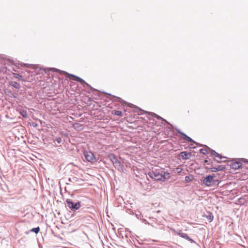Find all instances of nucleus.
<instances>
[{
  "instance_id": "obj_1",
  "label": "nucleus",
  "mask_w": 248,
  "mask_h": 248,
  "mask_svg": "<svg viewBox=\"0 0 248 248\" xmlns=\"http://www.w3.org/2000/svg\"><path fill=\"white\" fill-rule=\"evenodd\" d=\"M148 175L151 178L159 181H165L170 177V174L168 172L157 170L149 171Z\"/></svg>"
},
{
  "instance_id": "obj_2",
  "label": "nucleus",
  "mask_w": 248,
  "mask_h": 248,
  "mask_svg": "<svg viewBox=\"0 0 248 248\" xmlns=\"http://www.w3.org/2000/svg\"><path fill=\"white\" fill-rule=\"evenodd\" d=\"M215 177L216 175L215 174L207 176L203 179L202 183L207 186H218L219 181L218 180H215Z\"/></svg>"
},
{
  "instance_id": "obj_3",
  "label": "nucleus",
  "mask_w": 248,
  "mask_h": 248,
  "mask_svg": "<svg viewBox=\"0 0 248 248\" xmlns=\"http://www.w3.org/2000/svg\"><path fill=\"white\" fill-rule=\"evenodd\" d=\"M84 155L86 159L89 162L93 163L96 161V159L94 155L90 151H84Z\"/></svg>"
},
{
  "instance_id": "obj_4",
  "label": "nucleus",
  "mask_w": 248,
  "mask_h": 248,
  "mask_svg": "<svg viewBox=\"0 0 248 248\" xmlns=\"http://www.w3.org/2000/svg\"><path fill=\"white\" fill-rule=\"evenodd\" d=\"M68 207L71 210H77L80 207V202L74 203L71 199H68L66 201Z\"/></svg>"
},
{
  "instance_id": "obj_5",
  "label": "nucleus",
  "mask_w": 248,
  "mask_h": 248,
  "mask_svg": "<svg viewBox=\"0 0 248 248\" xmlns=\"http://www.w3.org/2000/svg\"><path fill=\"white\" fill-rule=\"evenodd\" d=\"M108 157L110 158L115 168H120L121 167V162L118 160L117 157L114 154H111L109 155Z\"/></svg>"
},
{
  "instance_id": "obj_6",
  "label": "nucleus",
  "mask_w": 248,
  "mask_h": 248,
  "mask_svg": "<svg viewBox=\"0 0 248 248\" xmlns=\"http://www.w3.org/2000/svg\"><path fill=\"white\" fill-rule=\"evenodd\" d=\"M68 77L69 78H72V79H73L75 81H77L78 82H79L81 84H87V83L85 82V81L83 79H82V78H79L78 77H77L74 75L69 74H68Z\"/></svg>"
},
{
  "instance_id": "obj_7",
  "label": "nucleus",
  "mask_w": 248,
  "mask_h": 248,
  "mask_svg": "<svg viewBox=\"0 0 248 248\" xmlns=\"http://www.w3.org/2000/svg\"><path fill=\"white\" fill-rule=\"evenodd\" d=\"M179 156L183 159H188L191 157V154L190 153H187L186 152L184 151L182 152L179 154Z\"/></svg>"
},
{
  "instance_id": "obj_8",
  "label": "nucleus",
  "mask_w": 248,
  "mask_h": 248,
  "mask_svg": "<svg viewBox=\"0 0 248 248\" xmlns=\"http://www.w3.org/2000/svg\"><path fill=\"white\" fill-rule=\"evenodd\" d=\"M212 172H217L220 170H225V167L222 165H218L215 167H212L209 169Z\"/></svg>"
},
{
  "instance_id": "obj_9",
  "label": "nucleus",
  "mask_w": 248,
  "mask_h": 248,
  "mask_svg": "<svg viewBox=\"0 0 248 248\" xmlns=\"http://www.w3.org/2000/svg\"><path fill=\"white\" fill-rule=\"evenodd\" d=\"M177 234L181 237H182L185 239H186L191 242H193V240H192V239H191L190 237H189V236L186 234L184 233H182V232H178V233H177Z\"/></svg>"
},
{
  "instance_id": "obj_10",
  "label": "nucleus",
  "mask_w": 248,
  "mask_h": 248,
  "mask_svg": "<svg viewBox=\"0 0 248 248\" xmlns=\"http://www.w3.org/2000/svg\"><path fill=\"white\" fill-rule=\"evenodd\" d=\"M241 166V164L239 162H234L232 163L231 166L232 169H239Z\"/></svg>"
},
{
  "instance_id": "obj_11",
  "label": "nucleus",
  "mask_w": 248,
  "mask_h": 248,
  "mask_svg": "<svg viewBox=\"0 0 248 248\" xmlns=\"http://www.w3.org/2000/svg\"><path fill=\"white\" fill-rule=\"evenodd\" d=\"M10 85L16 89H19L20 87V85L15 81H11Z\"/></svg>"
},
{
  "instance_id": "obj_12",
  "label": "nucleus",
  "mask_w": 248,
  "mask_h": 248,
  "mask_svg": "<svg viewBox=\"0 0 248 248\" xmlns=\"http://www.w3.org/2000/svg\"><path fill=\"white\" fill-rule=\"evenodd\" d=\"M111 113L115 115H117L119 117H122L123 116V112L119 110H113L111 112Z\"/></svg>"
},
{
  "instance_id": "obj_13",
  "label": "nucleus",
  "mask_w": 248,
  "mask_h": 248,
  "mask_svg": "<svg viewBox=\"0 0 248 248\" xmlns=\"http://www.w3.org/2000/svg\"><path fill=\"white\" fill-rule=\"evenodd\" d=\"M182 135L184 137V139L185 140H186V141H188V142H194L193 140L192 139H191L190 137H189L188 136H187V135H186L184 133H182Z\"/></svg>"
},
{
  "instance_id": "obj_14",
  "label": "nucleus",
  "mask_w": 248,
  "mask_h": 248,
  "mask_svg": "<svg viewBox=\"0 0 248 248\" xmlns=\"http://www.w3.org/2000/svg\"><path fill=\"white\" fill-rule=\"evenodd\" d=\"M20 114L24 118H27L28 117L27 112L25 110H21Z\"/></svg>"
},
{
  "instance_id": "obj_15",
  "label": "nucleus",
  "mask_w": 248,
  "mask_h": 248,
  "mask_svg": "<svg viewBox=\"0 0 248 248\" xmlns=\"http://www.w3.org/2000/svg\"><path fill=\"white\" fill-rule=\"evenodd\" d=\"M211 153L213 155H215L217 157H218L220 159H221L222 158L221 155L218 153H217L216 151H215L214 150H212L211 151Z\"/></svg>"
},
{
  "instance_id": "obj_16",
  "label": "nucleus",
  "mask_w": 248,
  "mask_h": 248,
  "mask_svg": "<svg viewBox=\"0 0 248 248\" xmlns=\"http://www.w3.org/2000/svg\"><path fill=\"white\" fill-rule=\"evenodd\" d=\"M40 231V228L39 227L33 228L31 230V232H34L35 233H38Z\"/></svg>"
},
{
  "instance_id": "obj_17",
  "label": "nucleus",
  "mask_w": 248,
  "mask_h": 248,
  "mask_svg": "<svg viewBox=\"0 0 248 248\" xmlns=\"http://www.w3.org/2000/svg\"><path fill=\"white\" fill-rule=\"evenodd\" d=\"M13 75L14 76V77L16 78H17L18 79H19L20 80H22L21 79V78H22V76L18 74H16V73H13Z\"/></svg>"
},
{
  "instance_id": "obj_18",
  "label": "nucleus",
  "mask_w": 248,
  "mask_h": 248,
  "mask_svg": "<svg viewBox=\"0 0 248 248\" xmlns=\"http://www.w3.org/2000/svg\"><path fill=\"white\" fill-rule=\"evenodd\" d=\"M200 153L202 154L206 155L207 153V151L206 149H202L200 150Z\"/></svg>"
},
{
  "instance_id": "obj_19",
  "label": "nucleus",
  "mask_w": 248,
  "mask_h": 248,
  "mask_svg": "<svg viewBox=\"0 0 248 248\" xmlns=\"http://www.w3.org/2000/svg\"><path fill=\"white\" fill-rule=\"evenodd\" d=\"M56 140L57 141V142L58 143H61L62 140H61V139L60 138H57L56 139Z\"/></svg>"
},
{
  "instance_id": "obj_20",
  "label": "nucleus",
  "mask_w": 248,
  "mask_h": 248,
  "mask_svg": "<svg viewBox=\"0 0 248 248\" xmlns=\"http://www.w3.org/2000/svg\"><path fill=\"white\" fill-rule=\"evenodd\" d=\"M189 179V176H186L185 177V179H186V181H187Z\"/></svg>"
},
{
  "instance_id": "obj_21",
  "label": "nucleus",
  "mask_w": 248,
  "mask_h": 248,
  "mask_svg": "<svg viewBox=\"0 0 248 248\" xmlns=\"http://www.w3.org/2000/svg\"><path fill=\"white\" fill-rule=\"evenodd\" d=\"M247 162H248V161H247Z\"/></svg>"
}]
</instances>
